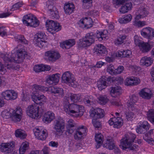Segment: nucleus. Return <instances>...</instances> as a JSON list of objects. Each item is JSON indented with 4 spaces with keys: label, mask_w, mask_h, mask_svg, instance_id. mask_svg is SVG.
I'll list each match as a JSON object with an SVG mask.
<instances>
[{
    "label": "nucleus",
    "mask_w": 154,
    "mask_h": 154,
    "mask_svg": "<svg viewBox=\"0 0 154 154\" xmlns=\"http://www.w3.org/2000/svg\"><path fill=\"white\" fill-rule=\"evenodd\" d=\"M18 50L15 48L11 53H0V57L5 63V67L0 62V71L5 72L6 69L11 70L19 69V66L16 63L22 62L27 55L26 52L22 45H19Z\"/></svg>",
    "instance_id": "1"
},
{
    "label": "nucleus",
    "mask_w": 154,
    "mask_h": 154,
    "mask_svg": "<svg viewBox=\"0 0 154 154\" xmlns=\"http://www.w3.org/2000/svg\"><path fill=\"white\" fill-rule=\"evenodd\" d=\"M34 93H33V94L32 95V98L34 102L37 104H39L41 108L42 107V105L43 104V103L45 102L46 98L43 95H38L40 91L45 92L48 91V88H44L43 86H41L36 85H34L32 89Z\"/></svg>",
    "instance_id": "2"
},
{
    "label": "nucleus",
    "mask_w": 154,
    "mask_h": 154,
    "mask_svg": "<svg viewBox=\"0 0 154 154\" xmlns=\"http://www.w3.org/2000/svg\"><path fill=\"white\" fill-rule=\"evenodd\" d=\"M22 114L21 109L17 108L14 110L11 108L5 109L2 112L1 115L3 118L5 119L11 117L13 121L17 122L20 121Z\"/></svg>",
    "instance_id": "3"
},
{
    "label": "nucleus",
    "mask_w": 154,
    "mask_h": 154,
    "mask_svg": "<svg viewBox=\"0 0 154 154\" xmlns=\"http://www.w3.org/2000/svg\"><path fill=\"white\" fill-rule=\"evenodd\" d=\"M135 134L131 132H128L125 134L124 137L121 140V144L123 149L129 148L131 150H136L138 149V146L136 144L132 146V144L136 138Z\"/></svg>",
    "instance_id": "4"
},
{
    "label": "nucleus",
    "mask_w": 154,
    "mask_h": 154,
    "mask_svg": "<svg viewBox=\"0 0 154 154\" xmlns=\"http://www.w3.org/2000/svg\"><path fill=\"white\" fill-rule=\"evenodd\" d=\"M64 106L65 111L67 113L75 117L81 116L83 114L84 107L81 105L74 103H68Z\"/></svg>",
    "instance_id": "5"
},
{
    "label": "nucleus",
    "mask_w": 154,
    "mask_h": 154,
    "mask_svg": "<svg viewBox=\"0 0 154 154\" xmlns=\"http://www.w3.org/2000/svg\"><path fill=\"white\" fill-rule=\"evenodd\" d=\"M95 37V35L93 32L87 33L77 42L78 47L80 48L88 47L94 42Z\"/></svg>",
    "instance_id": "6"
},
{
    "label": "nucleus",
    "mask_w": 154,
    "mask_h": 154,
    "mask_svg": "<svg viewBox=\"0 0 154 154\" xmlns=\"http://www.w3.org/2000/svg\"><path fill=\"white\" fill-rule=\"evenodd\" d=\"M103 112V110L99 108H96L91 111L90 116L92 119V123L96 128L98 129L101 126V122L97 121V119L104 116Z\"/></svg>",
    "instance_id": "7"
},
{
    "label": "nucleus",
    "mask_w": 154,
    "mask_h": 154,
    "mask_svg": "<svg viewBox=\"0 0 154 154\" xmlns=\"http://www.w3.org/2000/svg\"><path fill=\"white\" fill-rule=\"evenodd\" d=\"M22 21L24 24L27 26L35 27L39 25V22L36 17L29 14L23 17Z\"/></svg>",
    "instance_id": "8"
},
{
    "label": "nucleus",
    "mask_w": 154,
    "mask_h": 154,
    "mask_svg": "<svg viewBox=\"0 0 154 154\" xmlns=\"http://www.w3.org/2000/svg\"><path fill=\"white\" fill-rule=\"evenodd\" d=\"M62 79L63 82L69 86L73 87L77 86V84L73 75L69 71H66L63 74Z\"/></svg>",
    "instance_id": "9"
},
{
    "label": "nucleus",
    "mask_w": 154,
    "mask_h": 154,
    "mask_svg": "<svg viewBox=\"0 0 154 154\" xmlns=\"http://www.w3.org/2000/svg\"><path fill=\"white\" fill-rule=\"evenodd\" d=\"M46 25L48 31L52 34L59 31L61 28L58 23L52 20H47Z\"/></svg>",
    "instance_id": "10"
},
{
    "label": "nucleus",
    "mask_w": 154,
    "mask_h": 154,
    "mask_svg": "<svg viewBox=\"0 0 154 154\" xmlns=\"http://www.w3.org/2000/svg\"><path fill=\"white\" fill-rule=\"evenodd\" d=\"M46 35L43 32H39L35 36L34 42L36 46L42 48L46 45V42L44 40Z\"/></svg>",
    "instance_id": "11"
},
{
    "label": "nucleus",
    "mask_w": 154,
    "mask_h": 154,
    "mask_svg": "<svg viewBox=\"0 0 154 154\" xmlns=\"http://www.w3.org/2000/svg\"><path fill=\"white\" fill-rule=\"evenodd\" d=\"M65 126V122L62 118L59 117L55 120L54 128L57 132L62 134L64 131Z\"/></svg>",
    "instance_id": "12"
},
{
    "label": "nucleus",
    "mask_w": 154,
    "mask_h": 154,
    "mask_svg": "<svg viewBox=\"0 0 154 154\" xmlns=\"http://www.w3.org/2000/svg\"><path fill=\"white\" fill-rule=\"evenodd\" d=\"M40 107L35 105L29 106L26 109V113L29 117L35 119L38 116V112L40 110Z\"/></svg>",
    "instance_id": "13"
},
{
    "label": "nucleus",
    "mask_w": 154,
    "mask_h": 154,
    "mask_svg": "<svg viewBox=\"0 0 154 154\" xmlns=\"http://www.w3.org/2000/svg\"><path fill=\"white\" fill-rule=\"evenodd\" d=\"M48 13L52 19H58L59 17V13L56 7L53 5L52 2L48 1L47 2Z\"/></svg>",
    "instance_id": "14"
},
{
    "label": "nucleus",
    "mask_w": 154,
    "mask_h": 154,
    "mask_svg": "<svg viewBox=\"0 0 154 154\" xmlns=\"http://www.w3.org/2000/svg\"><path fill=\"white\" fill-rule=\"evenodd\" d=\"M141 35L144 38L148 39V42L151 43V40L154 37V31L153 29L150 27H147L143 28L140 31Z\"/></svg>",
    "instance_id": "15"
},
{
    "label": "nucleus",
    "mask_w": 154,
    "mask_h": 154,
    "mask_svg": "<svg viewBox=\"0 0 154 154\" xmlns=\"http://www.w3.org/2000/svg\"><path fill=\"white\" fill-rule=\"evenodd\" d=\"M93 22L90 17H85L81 19L78 22L79 26L82 28L88 29L92 26Z\"/></svg>",
    "instance_id": "16"
},
{
    "label": "nucleus",
    "mask_w": 154,
    "mask_h": 154,
    "mask_svg": "<svg viewBox=\"0 0 154 154\" xmlns=\"http://www.w3.org/2000/svg\"><path fill=\"white\" fill-rule=\"evenodd\" d=\"M45 56L46 59L52 62L55 61L60 57L59 54L57 51L52 50L46 51Z\"/></svg>",
    "instance_id": "17"
},
{
    "label": "nucleus",
    "mask_w": 154,
    "mask_h": 154,
    "mask_svg": "<svg viewBox=\"0 0 154 154\" xmlns=\"http://www.w3.org/2000/svg\"><path fill=\"white\" fill-rule=\"evenodd\" d=\"M110 125H113V127L119 128H120L123 125V120L120 117L111 118L108 122Z\"/></svg>",
    "instance_id": "18"
},
{
    "label": "nucleus",
    "mask_w": 154,
    "mask_h": 154,
    "mask_svg": "<svg viewBox=\"0 0 154 154\" xmlns=\"http://www.w3.org/2000/svg\"><path fill=\"white\" fill-rule=\"evenodd\" d=\"M103 146L110 150L114 149L115 153L117 154L120 152V150L118 146H116L113 142L112 139L108 138L106 143L104 144Z\"/></svg>",
    "instance_id": "19"
},
{
    "label": "nucleus",
    "mask_w": 154,
    "mask_h": 154,
    "mask_svg": "<svg viewBox=\"0 0 154 154\" xmlns=\"http://www.w3.org/2000/svg\"><path fill=\"white\" fill-rule=\"evenodd\" d=\"M94 50V52L99 56H104L107 53V51L105 47L100 44L96 45Z\"/></svg>",
    "instance_id": "20"
},
{
    "label": "nucleus",
    "mask_w": 154,
    "mask_h": 154,
    "mask_svg": "<svg viewBox=\"0 0 154 154\" xmlns=\"http://www.w3.org/2000/svg\"><path fill=\"white\" fill-rule=\"evenodd\" d=\"M86 132V129L83 126H79L76 130L74 137L76 140H80L83 138V134Z\"/></svg>",
    "instance_id": "21"
},
{
    "label": "nucleus",
    "mask_w": 154,
    "mask_h": 154,
    "mask_svg": "<svg viewBox=\"0 0 154 154\" xmlns=\"http://www.w3.org/2000/svg\"><path fill=\"white\" fill-rule=\"evenodd\" d=\"M36 137L41 140H45L48 136V134L45 130H40L38 128L36 129V131L34 133Z\"/></svg>",
    "instance_id": "22"
},
{
    "label": "nucleus",
    "mask_w": 154,
    "mask_h": 154,
    "mask_svg": "<svg viewBox=\"0 0 154 154\" xmlns=\"http://www.w3.org/2000/svg\"><path fill=\"white\" fill-rule=\"evenodd\" d=\"M153 45V41H151V43H149L148 41V43L143 42L140 45L139 47L143 53H146L149 51Z\"/></svg>",
    "instance_id": "23"
},
{
    "label": "nucleus",
    "mask_w": 154,
    "mask_h": 154,
    "mask_svg": "<svg viewBox=\"0 0 154 154\" xmlns=\"http://www.w3.org/2000/svg\"><path fill=\"white\" fill-rule=\"evenodd\" d=\"M139 79L133 76L129 78H127L125 80V85H136L140 83Z\"/></svg>",
    "instance_id": "24"
},
{
    "label": "nucleus",
    "mask_w": 154,
    "mask_h": 154,
    "mask_svg": "<svg viewBox=\"0 0 154 154\" xmlns=\"http://www.w3.org/2000/svg\"><path fill=\"white\" fill-rule=\"evenodd\" d=\"M124 3L125 5L122 6L119 9L120 12L122 13L128 12L131 9L132 7V4L130 0H125Z\"/></svg>",
    "instance_id": "25"
},
{
    "label": "nucleus",
    "mask_w": 154,
    "mask_h": 154,
    "mask_svg": "<svg viewBox=\"0 0 154 154\" xmlns=\"http://www.w3.org/2000/svg\"><path fill=\"white\" fill-rule=\"evenodd\" d=\"M13 146L9 143H2L0 145V150L6 153H9L13 150Z\"/></svg>",
    "instance_id": "26"
},
{
    "label": "nucleus",
    "mask_w": 154,
    "mask_h": 154,
    "mask_svg": "<svg viewBox=\"0 0 154 154\" xmlns=\"http://www.w3.org/2000/svg\"><path fill=\"white\" fill-rule=\"evenodd\" d=\"M139 94L142 98L145 99H149L151 98L152 93L150 89L144 88L141 91Z\"/></svg>",
    "instance_id": "27"
},
{
    "label": "nucleus",
    "mask_w": 154,
    "mask_h": 154,
    "mask_svg": "<svg viewBox=\"0 0 154 154\" xmlns=\"http://www.w3.org/2000/svg\"><path fill=\"white\" fill-rule=\"evenodd\" d=\"M54 113L51 111L45 112L44 115L43 120L45 123H49L54 118Z\"/></svg>",
    "instance_id": "28"
},
{
    "label": "nucleus",
    "mask_w": 154,
    "mask_h": 154,
    "mask_svg": "<svg viewBox=\"0 0 154 154\" xmlns=\"http://www.w3.org/2000/svg\"><path fill=\"white\" fill-rule=\"evenodd\" d=\"M110 93L112 97H115L121 94L122 89L119 86H115L110 88Z\"/></svg>",
    "instance_id": "29"
},
{
    "label": "nucleus",
    "mask_w": 154,
    "mask_h": 154,
    "mask_svg": "<svg viewBox=\"0 0 154 154\" xmlns=\"http://www.w3.org/2000/svg\"><path fill=\"white\" fill-rule=\"evenodd\" d=\"M75 43L74 39H69L64 42L62 45H61V47L63 48L68 49L74 45Z\"/></svg>",
    "instance_id": "30"
},
{
    "label": "nucleus",
    "mask_w": 154,
    "mask_h": 154,
    "mask_svg": "<svg viewBox=\"0 0 154 154\" xmlns=\"http://www.w3.org/2000/svg\"><path fill=\"white\" fill-rule=\"evenodd\" d=\"M153 59L150 57H142L140 60V65L148 66L151 65L153 62Z\"/></svg>",
    "instance_id": "31"
},
{
    "label": "nucleus",
    "mask_w": 154,
    "mask_h": 154,
    "mask_svg": "<svg viewBox=\"0 0 154 154\" xmlns=\"http://www.w3.org/2000/svg\"><path fill=\"white\" fill-rule=\"evenodd\" d=\"M75 6L72 3H68L65 4L64 7V9L65 13L70 14L73 12Z\"/></svg>",
    "instance_id": "32"
},
{
    "label": "nucleus",
    "mask_w": 154,
    "mask_h": 154,
    "mask_svg": "<svg viewBox=\"0 0 154 154\" xmlns=\"http://www.w3.org/2000/svg\"><path fill=\"white\" fill-rule=\"evenodd\" d=\"M131 54V51L130 50H121L118 51L117 56L118 57H129Z\"/></svg>",
    "instance_id": "33"
},
{
    "label": "nucleus",
    "mask_w": 154,
    "mask_h": 154,
    "mask_svg": "<svg viewBox=\"0 0 154 154\" xmlns=\"http://www.w3.org/2000/svg\"><path fill=\"white\" fill-rule=\"evenodd\" d=\"M51 91L52 93L57 94L60 97H62L64 96V93L63 89L58 87H52Z\"/></svg>",
    "instance_id": "34"
},
{
    "label": "nucleus",
    "mask_w": 154,
    "mask_h": 154,
    "mask_svg": "<svg viewBox=\"0 0 154 154\" xmlns=\"http://www.w3.org/2000/svg\"><path fill=\"white\" fill-rule=\"evenodd\" d=\"M132 18L131 15L130 14L124 16L122 18L119 19V22L121 23H126L130 22Z\"/></svg>",
    "instance_id": "35"
},
{
    "label": "nucleus",
    "mask_w": 154,
    "mask_h": 154,
    "mask_svg": "<svg viewBox=\"0 0 154 154\" xmlns=\"http://www.w3.org/2000/svg\"><path fill=\"white\" fill-rule=\"evenodd\" d=\"M98 102L101 105H104L108 102L109 99L107 96L105 95H100L97 97Z\"/></svg>",
    "instance_id": "36"
},
{
    "label": "nucleus",
    "mask_w": 154,
    "mask_h": 154,
    "mask_svg": "<svg viewBox=\"0 0 154 154\" xmlns=\"http://www.w3.org/2000/svg\"><path fill=\"white\" fill-rule=\"evenodd\" d=\"M102 77L97 82V86L100 90L101 91L105 89L107 86L106 83L104 82Z\"/></svg>",
    "instance_id": "37"
},
{
    "label": "nucleus",
    "mask_w": 154,
    "mask_h": 154,
    "mask_svg": "<svg viewBox=\"0 0 154 154\" xmlns=\"http://www.w3.org/2000/svg\"><path fill=\"white\" fill-rule=\"evenodd\" d=\"M139 14L137 15L135 18L136 20H139L141 18H143L147 16L148 14V12L145 9H140L139 11Z\"/></svg>",
    "instance_id": "38"
},
{
    "label": "nucleus",
    "mask_w": 154,
    "mask_h": 154,
    "mask_svg": "<svg viewBox=\"0 0 154 154\" xmlns=\"http://www.w3.org/2000/svg\"><path fill=\"white\" fill-rule=\"evenodd\" d=\"M15 136L20 139H23L26 137V134L24 131L21 129H17L15 131Z\"/></svg>",
    "instance_id": "39"
},
{
    "label": "nucleus",
    "mask_w": 154,
    "mask_h": 154,
    "mask_svg": "<svg viewBox=\"0 0 154 154\" xmlns=\"http://www.w3.org/2000/svg\"><path fill=\"white\" fill-rule=\"evenodd\" d=\"M29 146V144L28 142H25L23 143L19 149L20 154H24L26 151L28 149Z\"/></svg>",
    "instance_id": "40"
},
{
    "label": "nucleus",
    "mask_w": 154,
    "mask_h": 154,
    "mask_svg": "<svg viewBox=\"0 0 154 154\" xmlns=\"http://www.w3.org/2000/svg\"><path fill=\"white\" fill-rule=\"evenodd\" d=\"M147 117L148 119L153 124H154V109H151L147 112Z\"/></svg>",
    "instance_id": "41"
},
{
    "label": "nucleus",
    "mask_w": 154,
    "mask_h": 154,
    "mask_svg": "<svg viewBox=\"0 0 154 154\" xmlns=\"http://www.w3.org/2000/svg\"><path fill=\"white\" fill-rule=\"evenodd\" d=\"M84 103L88 106H91L93 103V98L91 96H86L83 100Z\"/></svg>",
    "instance_id": "42"
},
{
    "label": "nucleus",
    "mask_w": 154,
    "mask_h": 154,
    "mask_svg": "<svg viewBox=\"0 0 154 154\" xmlns=\"http://www.w3.org/2000/svg\"><path fill=\"white\" fill-rule=\"evenodd\" d=\"M69 96L72 102L76 103L79 101L80 97L78 95L71 93Z\"/></svg>",
    "instance_id": "43"
},
{
    "label": "nucleus",
    "mask_w": 154,
    "mask_h": 154,
    "mask_svg": "<svg viewBox=\"0 0 154 154\" xmlns=\"http://www.w3.org/2000/svg\"><path fill=\"white\" fill-rule=\"evenodd\" d=\"M15 40L19 42L26 44L28 43V41L25 38L24 36L22 35H18L15 37Z\"/></svg>",
    "instance_id": "44"
},
{
    "label": "nucleus",
    "mask_w": 154,
    "mask_h": 154,
    "mask_svg": "<svg viewBox=\"0 0 154 154\" xmlns=\"http://www.w3.org/2000/svg\"><path fill=\"white\" fill-rule=\"evenodd\" d=\"M10 90H7L1 94L2 97L7 100H9L11 97H10V94H11Z\"/></svg>",
    "instance_id": "45"
},
{
    "label": "nucleus",
    "mask_w": 154,
    "mask_h": 154,
    "mask_svg": "<svg viewBox=\"0 0 154 154\" xmlns=\"http://www.w3.org/2000/svg\"><path fill=\"white\" fill-rule=\"evenodd\" d=\"M115 69L114 66L112 64H110L107 69V71L112 75H116Z\"/></svg>",
    "instance_id": "46"
},
{
    "label": "nucleus",
    "mask_w": 154,
    "mask_h": 154,
    "mask_svg": "<svg viewBox=\"0 0 154 154\" xmlns=\"http://www.w3.org/2000/svg\"><path fill=\"white\" fill-rule=\"evenodd\" d=\"M101 77L103 80H105L104 82L106 83L107 86H109L111 83L113 81V78L110 76H103Z\"/></svg>",
    "instance_id": "47"
},
{
    "label": "nucleus",
    "mask_w": 154,
    "mask_h": 154,
    "mask_svg": "<svg viewBox=\"0 0 154 154\" xmlns=\"http://www.w3.org/2000/svg\"><path fill=\"white\" fill-rule=\"evenodd\" d=\"M125 0H112L113 4L116 8H117L121 5H123Z\"/></svg>",
    "instance_id": "48"
},
{
    "label": "nucleus",
    "mask_w": 154,
    "mask_h": 154,
    "mask_svg": "<svg viewBox=\"0 0 154 154\" xmlns=\"http://www.w3.org/2000/svg\"><path fill=\"white\" fill-rule=\"evenodd\" d=\"M60 76V74L58 73L51 75V79L54 82V85H56L58 82Z\"/></svg>",
    "instance_id": "49"
},
{
    "label": "nucleus",
    "mask_w": 154,
    "mask_h": 154,
    "mask_svg": "<svg viewBox=\"0 0 154 154\" xmlns=\"http://www.w3.org/2000/svg\"><path fill=\"white\" fill-rule=\"evenodd\" d=\"M139 125H140L142 128L145 129V130L147 131L150 127V125L148 122L146 121H144L143 122H140Z\"/></svg>",
    "instance_id": "50"
},
{
    "label": "nucleus",
    "mask_w": 154,
    "mask_h": 154,
    "mask_svg": "<svg viewBox=\"0 0 154 154\" xmlns=\"http://www.w3.org/2000/svg\"><path fill=\"white\" fill-rule=\"evenodd\" d=\"M103 135L101 134H96L95 136L96 141L98 144H102L103 142Z\"/></svg>",
    "instance_id": "51"
},
{
    "label": "nucleus",
    "mask_w": 154,
    "mask_h": 154,
    "mask_svg": "<svg viewBox=\"0 0 154 154\" xmlns=\"http://www.w3.org/2000/svg\"><path fill=\"white\" fill-rule=\"evenodd\" d=\"M83 5L86 8L89 9L92 6V0H82Z\"/></svg>",
    "instance_id": "52"
},
{
    "label": "nucleus",
    "mask_w": 154,
    "mask_h": 154,
    "mask_svg": "<svg viewBox=\"0 0 154 154\" xmlns=\"http://www.w3.org/2000/svg\"><path fill=\"white\" fill-rule=\"evenodd\" d=\"M10 97H11L9 100H14L17 98V94L15 91L10 90Z\"/></svg>",
    "instance_id": "53"
},
{
    "label": "nucleus",
    "mask_w": 154,
    "mask_h": 154,
    "mask_svg": "<svg viewBox=\"0 0 154 154\" xmlns=\"http://www.w3.org/2000/svg\"><path fill=\"white\" fill-rule=\"evenodd\" d=\"M138 100V97L135 96L134 95H132L130 97V100L127 102V103H131V105L132 104H135V103L137 102Z\"/></svg>",
    "instance_id": "54"
},
{
    "label": "nucleus",
    "mask_w": 154,
    "mask_h": 154,
    "mask_svg": "<svg viewBox=\"0 0 154 154\" xmlns=\"http://www.w3.org/2000/svg\"><path fill=\"white\" fill-rule=\"evenodd\" d=\"M44 67H42V64L41 65H36L34 67V70L36 72L44 71Z\"/></svg>",
    "instance_id": "55"
},
{
    "label": "nucleus",
    "mask_w": 154,
    "mask_h": 154,
    "mask_svg": "<svg viewBox=\"0 0 154 154\" xmlns=\"http://www.w3.org/2000/svg\"><path fill=\"white\" fill-rule=\"evenodd\" d=\"M136 131L139 134H144L147 132L145 129L142 128V127H141L139 125L137 126Z\"/></svg>",
    "instance_id": "56"
},
{
    "label": "nucleus",
    "mask_w": 154,
    "mask_h": 154,
    "mask_svg": "<svg viewBox=\"0 0 154 154\" xmlns=\"http://www.w3.org/2000/svg\"><path fill=\"white\" fill-rule=\"evenodd\" d=\"M74 125L72 124H69L68 127L67 128L66 132L68 133L69 134H71L73 133L74 129Z\"/></svg>",
    "instance_id": "57"
},
{
    "label": "nucleus",
    "mask_w": 154,
    "mask_h": 154,
    "mask_svg": "<svg viewBox=\"0 0 154 154\" xmlns=\"http://www.w3.org/2000/svg\"><path fill=\"white\" fill-rule=\"evenodd\" d=\"M125 115L126 119L128 121L131 120L134 116L133 113L131 112H127Z\"/></svg>",
    "instance_id": "58"
},
{
    "label": "nucleus",
    "mask_w": 154,
    "mask_h": 154,
    "mask_svg": "<svg viewBox=\"0 0 154 154\" xmlns=\"http://www.w3.org/2000/svg\"><path fill=\"white\" fill-rule=\"evenodd\" d=\"M23 5L22 2H19L15 4L13 6L11 10L13 11L16 10L21 7Z\"/></svg>",
    "instance_id": "59"
},
{
    "label": "nucleus",
    "mask_w": 154,
    "mask_h": 154,
    "mask_svg": "<svg viewBox=\"0 0 154 154\" xmlns=\"http://www.w3.org/2000/svg\"><path fill=\"white\" fill-rule=\"evenodd\" d=\"M46 79V85L47 84L49 85H54V82L51 79V75H49L47 76Z\"/></svg>",
    "instance_id": "60"
},
{
    "label": "nucleus",
    "mask_w": 154,
    "mask_h": 154,
    "mask_svg": "<svg viewBox=\"0 0 154 154\" xmlns=\"http://www.w3.org/2000/svg\"><path fill=\"white\" fill-rule=\"evenodd\" d=\"M137 20L135 19L134 21V24L136 26H137L138 27H142L145 25V22L144 21H136Z\"/></svg>",
    "instance_id": "61"
},
{
    "label": "nucleus",
    "mask_w": 154,
    "mask_h": 154,
    "mask_svg": "<svg viewBox=\"0 0 154 154\" xmlns=\"http://www.w3.org/2000/svg\"><path fill=\"white\" fill-rule=\"evenodd\" d=\"M134 41L135 45H138L139 47L140 45L143 42L139 40L137 36L135 35L134 36Z\"/></svg>",
    "instance_id": "62"
},
{
    "label": "nucleus",
    "mask_w": 154,
    "mask_h": 154,
    "mask_svg": "<svg viewBox=\"0 0 154 154\" xmlns=\"http://www.w3.org/2000/svg\"><path fill=\"white\" fill-rule=\"evenodd\" d=\"M124 67L122 66H119L115 69L116 75L121 73L124 70Z\"/></svg>",
    "instance_id": "63"
},
{
    "label": "nucleus",
    "mask_w": 154,
    "mask_h": 154,
    "mask_svg": "<svg viewBox=\"0 0 154 154\" xmlns=\"http://www.w3.org/2000/svg\"><path fill=\"white\" fill-rule=\"evenodd\" d=\"M7 35V32L5 28L4 27H0V35L3 37Z\"/></svg>",
    "instance_id": "64"
}]
</instances>
